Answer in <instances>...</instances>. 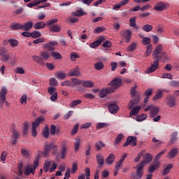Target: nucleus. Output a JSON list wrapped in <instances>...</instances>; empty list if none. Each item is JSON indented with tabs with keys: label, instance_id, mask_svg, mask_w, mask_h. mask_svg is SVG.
Wrapping results in <instances>:
<instances>
[{
	"label": "nucleus",
	"instance_id": "nucleus-1",
	"mask_svg": "<svg viewBox=\"0 0 179 179\" xmlns=\"http://www.w3.org/2000/svg\"><path fill=\"white\" fill-rule=\"evenodd\" d=\"M40 56H33L32 59L35 61V62H37L39 64V65H45L44 59L45 61H47L50 58V53L45 51H42L39 53Z\"/></svg>",
	"mask_w": 179,
	"mask_h": 179
},
{
	"label": "nucleus",
	"instance_id": "nucleus-2",
	"mask_svg": "<svg viewBox=\"0 0 179 179\" xmlns=\"http://www.w3.org/2000/svg\"><path fill=\"white\" fill-rule=\"evenodd\" d=\"M43 121H44V117L40 116L38 117H36L34 122H32L31 134L34 138H36V136H37V130L36 129V128H38L41 122H43Z\"/></svg>",
	"mask_w": 179,
	"mask_h": 179
},
{
	"label": "nucleus",
	"instance_id": "nucleus-3",
	"mask_svg": "<svg viewBox=\"0 0 179 179\" xmlns=\"http://www.w3.org/2000/svg\"><path fill=\"white\" fill-rule=\"evenodd\" d=\"M157 69H159V59L153 57V62L150 63V66L145 70V73H152V72H155Z\"/></svg>",
	"mask_w": 179,
	"mask_h": 179
},
{
	"label": "nucleus",
	"instance_id": "nucleus-4",
	"mask_svg": "<svg viewBox=\"0 0 179 179\" xmlns=\"http://www.w3.org/2000/svg\"><path fill=\"white\" fill-rule=\"evenodd\" d=\"M57 149V145H54V143H50L48 144V143H45L44 147H43V156L45 157H47L48 153L51 152V150L52 149Z\"/></svg>",
	"mask_w": 179,
	"mask_h": 179
},
{
	"label": "nucleus",
	"instance_id": "nucleus-5",
	"mask_svg": "<svg viewBox=\"0 0 179 179\" xmlns=\"http://www.w3.org/2000/svg\"><path fill=\"white\" fill-rule=\"evenodd\" d=\"M152 160H153V155L150 153H145L143 157V160L139 164L145 166V164L151 163Z\"/></svg>",
	"mask_w": 179,
	"mask_h": 179
},
{
	"label": "nucleus",
	"instance_id": "nucleus-6",
	"mask_svg": "<svg viewBox=\"0 0 179 179\" xmlns=\"http://www.w3.org/2000/svg\"><path fill=\"white\" fill-rule=\"evenodd\" d=\"M166 106H168V107H170V108H173V107L177 106V100L171 95H169L168 96H166Z\"/></svg>",
	"mask_w": 179,
	"mask_h": 179
},
{
	"label": "nucleus",
	"instance_id": "nucleus-7",
	"mask_svg": "<svg viewBox=\"0 0 179 179\" xmlns=\"http://www.w3.org/2000/svg\"><path fill=\"white\" fill-rule=\"evenodd\" d=\"M58 44V42L57 41H51L48 43H45L43 45V48L45 50H48V51L52 52L53 50H55V45Z\"/></svg>",
	"mask_w": 179,
	"mask_h": 179
},
{
	"label": "nucleus",
	"instance_id": "nucleus-8",
	"mask_svg": "<svg viewBox=\"0 0 179 179\" xmlns=\"http://www.w3.org/2000/svg\"><path fill=\"white\" fill-rule=\"evenodd\" d=\"M137 169L136 171V176H134V177H136V179H141L142 178V177L143 176V169H144V166L138 164L136 165Z\"/></svg>",
	"mask_w": 179,
	"mask_h": 179
},
{
	"label": "nucleus",
	"instance_id": "nucleus-9",
	"mask_svg": "<svg viewBox=\"0 0 179 179\" xmlns=\"http://www.w3.org/2000/svg\"><path fill=\"white\" fill-rule=\"evenodd\" d=\"M122 85V80L120 78H115L108 84V86H113L115 89H118Z\"/></svg>",
	"mask_w": 179,
	"mask_h": 179
},
{
	"label": "nucleus",
	"instance_id": "nucleus-10",
	"mask_svg": "<svg viewBox=\"0 0 179 179\" xmlns=\"http://www.w3.org/2000/svg\"><path fill=\"white\" fill-rule=\"evenodd\" d=\"M141 100V98L139 96H134V99L129 101V104H128V108L129 110H131V108H134V106L136 104L139 103V101Z\"/></svg>",
	"mask_w": 179,
	"mask_h": 179
},
{
	"label": "nucleus",
	"instance_id": "nucleus-11",
	"mask_svg": "<svg viewBox=\"0 0 179 179\" xmlns=\"http://www.w3.org/2000/svg\"><path fill=\"white\" fill-rule=\"evenodd\" d=\"M118 110H120V107L117 104L114 103H109L108 111L110 114H117V113H118Z\"/></svg>",
	"mask_w": 179,
	"mask_h": 179
},
{
	"label": "nucleus",
	"instance_id": "nucleus-12",
	"mask_svg": "<svg viewBox=\"0 0 179 179\" xmlns=\"http://www.w3.org/2000/svg\"><path fill=\"white\" fill-rule=\"evenodd\" d=\"M104 36H101L99 39L94 42H92L90 44V48H96V47H99V45H100L104 41Z\"/></svg>",
	"mask_w": 179,
	"mask_h": 179
},
{
	"label": "nucleus",
	"instance_id": "nucleus-13",
	"mask_svg": "<svg viewBox=\"0 0 179 179\" xmlns=\"http://www.w3.org/2000/svg\"><path fill=\"white\" fill-rule=\"evenodd\" d=\"M162 51H163V45H158L155 49L154 50V52L152 53L153 58H155L157 59H159V54H162Z\"/></svg>",
	"mask_w": 179,
	"mask_h": 179
},
{
	"label": "nucleus",
	"instance_id": "nucleus-14",
	"mask_svg": "<svg viewBox=\"0 0 179 179\" xmlns=\"http://www.w3.org/2000/svg\"><path fill=\"white\" fill-rule=\"evenodd\" d=\"M67 76H76V78H78V76H80V71L79 69V66H76V68L72 69L68 73Z\"/></svg>",
	"mask_w": 179,
	"mask_h": 179
},
{
	"label": "nucleus",
	"instance_id": "nucleus-15",
	"mask_svg": "<svg viewBox=\"0 0 179 179\" xmlns=\"http://www.w3.org/2000/svg\"><path fill=\"white\" fill-rule=\"evenodd\" d=\"M96 162L99 166V169L104 166V156L101 155V153H99L96 155Z\"/></svg>",
	"mask_w": 179,
	"mask_h": 179
},
{
	"label": "nucleus",
	"instance_id": "nucleus-16",
	"mask_svg": "<svg viewBox=\"0 0 179 179\" xmlns=\"http://www.w3.org/2000/svg\"><path fill=\"white\" fill-rule=\"evenodd\" d=\"M7 94H8V90H6V87H2L1 90L0 91V99L2 103H5V101L6 100Z\"/></svg>",
	"mask_w": 179,
	"mask_h": 179
},
{
	"label": "nucleus",
	"instance_id": "nucleus-17",
	"mask_svg": "<svg viewBox=\"0 0 179 179\" xmlns=\"http://www.w3.org/2000/svg\"><path fill=\"white\" fill-rule=\"evenodd\" d=\"M164 9H166V4L162 1L157 3L154 7V10H158L159 12H162Z\"/></svg>",
	"mask_w": 179,
	"mask_h": 179
},
{
	"label": "nucleus",
	"instance_id": "nucleus-18",
	"mask_svg": "<svg viewBox=\"0 0 179 179\" xmlns=\"http://www.w3.org/2000/svg\"><path fill=\"white\" fill-rule=\"evenodd\" d=\"M10 29H11V30H20V29L23 30V24L13 22L10 25Z\"/></svg>",
	"mask_w": 179,
	"mask_h": 179
},
{
	"label": "nucleus",
	"instance_id": "nucleus-19",
	"mask_svg": "<svg viewBox=\"0 0 179 179\" xmlns=\"http://www.w3.org/2000/svg\"><path fill=\"white\" fill-rule=\"evenodd\" d=\"M159 107L153 106L150 112V118H155V117H156V115L159 114Z\"/></svg>",
	"mask_w": 179,
	"mask_h": 179
},
{
	"label": "nucleus",
	"instance_id": "nucleus-20",
	"mask_svg": "<svg viewBox=\"0 0 179 179\" xmlns=\"http://www.w3.org/2000/svg\"><path fill=\"white\" fill-rule=\"evenodd\" d=\"M178 153V150L177 148H172L168 152L167 157L168 159H174L176 155Z\"/></svg>",
	"mask_w": 179,
	"mask_h": 179
},
{
	"label": "nucleus",
	"instance_id": "nucleus-21",
	"mask_svg": "<svg viewBox=\"0 0 179 179\" xmlns=\"http://www.w3.org/2000/svg\"><path fill=\"white\" fill-rule=\"evenodd\" d=\"M163 92H166V90H157L155 96L152 98L153 101L162 99L163 97Z\"/></svg>",
	"mask_w": 179,
	"mask_h": 179
},
{
	"label": "nucleus",
	"instance_id": "nucleus-22",
	"mask_svg": "<svg viewBox=\"0 0 179 179\" xmlns=\"http://www.w3.org/2000/svg\"><path fill=\"white\" fill-rule=\"evenodd\" d=\"M31 29H33V22L31 21H29L22 24L23 31H29Z\"/></svg>",
	"mask_w": 179,
	"mask_h": 179
},
{
	"label": "nucleus",
	"instance_id": "nucleus-23",
	"mask_svg": "<svg viewBox=\"0 0 179 179\" xmlns=\"http://www.w3.org/2000/svg\"><path fill=\"white\" fill-rule=\"evenodd\" d=\"M114 160H115V156L114 154H110L108 157L105 160V163L110 166V164H113L114 163Z\"/></svg>",
	"mask_w": 179,
	"mask_h": 179
},
{
	"label": "nucleus",
	"instance_id": "nucleus-24",
	"mask_svg": "<svg viewBox=\"0 0 179 179\" xmlns=\"http://www.w3.org/2000/svg\"><path fill=\"white\" fill-rule=\"evenodd\" d=\"M178 133L177 131L172 133V134L171 135V138H170L171 145H174V143H176L177 141H178Z\"/></svg>",
	"mask_w": 179,
	"mask_h": 179
},
{
	"label": "nucleus",
	"instance_id": "nucleus-25",
	"mask_svg": "<svg viewBox=\"0 0 179 179\" xmlns=\"http://www.w3.org/2000/svg\"><path fill=\"white\" fill-rule=\"evenodd\" d=\"M158 59L161 61V62H166L169 57L167 56V53L166 52H162L159 55H158Z\"/></svg>",
	"mask_w": 179,
	"mask_h": 179
},
{
	"label": "nucleus",
	"instance_id": "nucleus-26",
	"mask_svg": "<svg viewBox=\"0 0 179 179\" xmlns=\"http://www.w3.org/2000/svg\"><path fill=\"white\" fill-rule=\"evenodd\" d=\"M82 86L83 87L92 88L94 87V83L91 80H84L82 82Z\"/></svg>",
	"mask_w": 179,
	"mask_h": 179
},
{
	"label": "nucleus",
	"instance_id": "nucleus-27",
	"mask_svg": "<svg viewBox=\"0 0 179 179\" xmlns=\"http://www.w3.org/2000/svg\"><path fill=\"white\" fill-rule=\"evenodd\" d=\"M124 138V134H119L115 138L114 142H113V146H117L121 141H122V138Z\"/></svg>",
	"mask_w": 179,
	"mask_h": 179
},
{
	"label": "nucleus",
	"instance_id": "nucleus-28",
	"mask_svg": "<svg viewBox=\"0 0 179 179\" xmlns=\"http://www.w3.org/2000/svg\"><path fill=\"white\" fill-rule=\"evenodd\" d=\"M123 36L125 38V43H129V41H131V36H132V32L127 29L125 31Z\"/></svg>",
	"mask_w": 179,
	"mask_h": 179
},
{
	"label": "nucleus",
	"instance_id": "nucleus-29",
	"mask_svg": "<svg viewBox=\"0 0 179 179\" xmlns=\"http://www.w3.org/2000/svg\"><path fill=\"white\" fill-rule=\"evenodd\" d=\"M44 27H45V23L43 22H38L34 25V29H35V30H40L44 29Z\"/></svg>",
	"mask_w": 179,
	"mask_h": 179
},
{
	"label": "nucleus",
	"instance_id": "nucleus-30",
	"mask_svg": "<svg viewBox=\"0 0 179 179\" xmlns=\"http://www.w3.org/2000/svg\"><path fill=\"white\" fill-rule=\"evenodd\" d=\"M136 136H129L127 140L131 146H136Z\"/></svg>",
	"mask_w": 179,
	"mask_h": 179
},
{
	"label": "nucleus",
	"instance_id": "nucleus-31",
	"mask_svg": "<svg viewBox=\"0 0 179 179\" xmlns=\"http://www.w3.org/2000/svg\"><path fill=\"white\" fill-rule=\"evenodd\" d=\"M55 76L57 79H59V80H62V79H65V78H66V73L62 71H57L55 73Z\"/></svg>",
	"mask_w": 179,
	"mask_h": 179
},
{
	"label": "nucleus",
	"instance_id": "nucleus-32",
	"mask_svg": "<svg viewBox=\"0 0 179 179\" xmlns=\"http://www.w3.org/2000/svg\"><path fill=\"white\" fill-rule=\"evenodd\" d=\"M50 55L54 59H62V55L59 52L52 51Z\"/></svg>",
	"mask_w": 179,
	"mask_h": 179
},
{
	"label": "nucleus",
	"instance_id": "nucleus-33",
	"mask_svg": "<svg viewBox=\"0 0 179 179\" xmlns=\"http://www.w3.org/2000/svg\"><path fill=\"white\" fill-rule=\"evenodd\" d=\"M36 170L31 166H27L24 171L25 176H30V174H34Z\"/></svg>",
	"mask_w": 179,
	"mask_h": 179
},
{
	"label": "nucleus",
	"instance_id": "nucleus-34",
	"mask_svg": "<svg viewBox=\"0 0 179 179\" xmlns=\"http://www.w3.org/2000/svg\"><path fill=\"white\" fill-rule=\"evenodd\" d=\"M171 169H173V164H169L163 171V173H162L163 176H167V174L170 173V171L171 170Z\"/></svg>",
	"mask_w": 179,
	"mask_h": 179
},
{
	"label": "nucleus",
	"instance_id": "nucleus-35",
	"mask_svg": "<svg viewBox=\"0 0 179 179\" xmlns=\"http://www.w3.org/2000/svg\"><path fill=\"white\" fill-rule=\"evenodd\" d=\"M50 31L53 33H58V31H61V27L59 25H52L50 27Z\"/></svg>",
	"mask_w": 179,
	"mask_h": 179
},
{
	"label": "nucleus",
	"instance_id": "nucleus-36",
	"mask_svg": "<svg viewBox=\"0 0 179 179\" xmlns=\"http://www.w3.org/2000/svg\"><path fill=\"white\" fill-rule=\"evenodd\" d=\"M148 118V115L143 113L142 115H138L136 117V121L140 122L141 121H145Z\"/></svg>",
	"mask_w": 179,
	"mask_h": 179
},
{
	"label": "nucleus",
	"instance_id": "nucleus-37",
	"mask_svg": "<svg viewBox=\"0 0 179 179\" xmlns=\"http://www.w3.org/2000/svg\"><path fill=\"white\" fill-rule=\"evenodd\" d=\"M103 68H104V64H103V62H98L94 64V69L96 71H101V69H103Z\"/></svg>",
	"mask_w": 179,
	"mask_h": 179
},
{
	"label": "nucleus",
	"instance_id": "nucleus-38",
	"mask_svg": "<svg viewBox=\"0 0 179 179\" xmlns=\"http://www.w3.org/2000/svg\"><path fill=\"white\" fill-rule=\"evenodd\" d=\"M139 111H141V106H135L130 112V117H131L132 115H135V114H138Z\"/></svg>",
	"mask_w": 179,
	"mask_h": 179
},
{
	"label": "nucleus",
	"instance_id": "nucleus-39",
	"mask_svg": "<svg viewBox=\"0 0 179 179\" xmlns=\"http://www.w3.org/2000/svg\"><path fill=\"white\" fill-rule=\"evenodd\" d=\"M31 38H38V37H41V32L38 31H34L31 32Z\"/></svg>",
	"mask_w": 179,
	"mask_h": 179
},
{
	"label": "nucleus",
	"instance_id": "nucleus-40",
	"mask_svg": "<svg viewBox=\"0 0 179 179\" xmlns=\"http://www.w3.org/2000/svg\"><path fill=\"white\" fill-rule=\"evenodd\" d=\"M95 148H96V150H100V149H101V148H106V145L104 143H103V141H99L95 143Z\"/></svg>",
	"mask_w": 179,
	"mask_h": 179
},
{
	"label": "nucleus",
	"instance_id": "nucleus-41",
	"mask_svg": "<svg viewBox=\"0 0 179 179\" xmlns=\"http://www.w3.org/2000/svg\"><path fill=\"white\" fill-rule=\"evenodd\" d=\"M141 43L143 45H150V43H152V40L150 39V38L145 37L143 38Z\"/></svg>",
	"mask_w": 179,
	"mask_h": 179
},
{
	"label": "nucleus",
	"instance_id": "nucleus-42",
	"mask_svg": "<svg viewBox=\"0 0 179 179\" xmlns=\"http://www.w3.org/2000/svg\"><path fill=\"white\" fill-rule=\"evenodd\" d=\"M142 30L146 31V33H149V31L153 30V27L150 24H145L142 27Z\"/></svg>",
	"mask_w": 179,
	"mask_h": 179
},
{
	"label": "nucleus",
	"instance_id": "nucleus-43",
	"mask_svg": "<svg viewBox=\"0 0 179 179\" xmlns=\"http://www.w3.org/2000/svg\"><path fill=\"white\" fill-rule=\"evenodd\" d=\"M153 94V90L152 88L147 89L143 93V97H150Z\"/></svg>",
	"mask_w": 179,
	"mask_h": 179
},
{
	"label": "nucleus",
	"instance_id": "nucleus-44",
	"mask_svg": "<svg viewBox=\"0 0 179 179\" xmlns=\"http://www.w3.org/2000/svg\"><path fill=\"white\" fill-rule=\"evenodd\" d=\"M79 146H80V138H77L74 143V150L78 152L79 150Z\"/></svg>",
	"mask_w": 179,
	"mask_h": 179
},
{
	"label": "nucleus",
	"instance_id": "nucleus-45",
	"mask_svg": "<svg viewBox=\"0 0 179 179\" xmlns=\"http://www.w3.org/2000/svg\"><path fill=\"white\" fill-rule=\"evenodd\" d=\"M152 48H153L152 44H150L146 47V52L145 53V57H149V55L152 54Z\"/></svg>",
	"mask_w": 179,
	"mask_h": 179
},
{
	"label": "nucleus",
	"instance_id": "nucleus-46",
	"mask_svg": "<svg viewBox=\"0 0 179 179\" xmlns=\"http://www.w3.org/2000/svg\"><path fill=\"white\" fill-rule=\"evenodd\" d=\"M8 42L10 45H11L13 48V47H17L18 44H19V41H17V40L16 39H8Z\"/></svg>",
	"mask_w": 179,
	"mask_h": 179
},
{
	"label": "nucleus",
	"instance_id": "nucleus-47",
	"mask_svg": "<svg viewBox=\"0 0 179 179\" xmlns=\"http://www.w3.org/2000/svg\"><path fill=\"white\" fill-rule=\"evenodd\" d=\"M143 153H145V150L141 151L137 155V157L134 159V163H139V162H141V157H142V156H143Z\"/></svg>",
	"mask_w": 179,
	"mask_h": 179
},
{
	"label": "nucleus",
	"instance_id": "nucleus-48",
	"mask_svg": "<svg viewBox=\"0 0 179 179\" xmlns=\"http://www.w3.org/2000/svg\"><path fill=\"white\" fill-rule=\"evenodd\" d=\"M136 48V43L135 42H132L127 48L128 52H131L132 51H134V50Z\"/></svg>",
	"mask_w": 179,
	"mask_h": 179
},
{
	"label": "nucleus",
	"instance_id": "nucleus-49",
	"mask_svg": "<svg viewBox=\"0 0 179 179\" xmlns=\"http://www.w3.org/2000/svg\"><path fill=\"white\" fill-rule=\"evenodd\" d=\"M66 156V146L63 145L61 148V159H65Z\"/></svg>",
	"mask_w": 179,
	"mask_h": 179
},
{
	"label": "nucleus",
	"instance_id": "nucleus-50",
	"mask_svg": "<svg viewBox=\"0 0 179 179\" xmlns=\"http://www.w3.org/2000/svg\"><path fill=\"white\" fill-rule=\"evenodd\" d=\"M106 127H108V123L100 122V123H97L96 124V129H101L103 128H106Z\"/></svg>",
	"mask_w": 179,
	"mask_h": 179
},
{
	"label": "nucleus",
	"instance_id": "nucleus-51",
	"mask_svg": "<svg viewBox=\"0 0 179 179\" xmlns=\"http://www.w3.org/2000/svg\"><path fill=\"white\" fill-rule=\"evenodd\" d=\"M79 129V123H76L72 130H71V135H76V134L78 133V131Z\"/></svg>",
	"mask_w": 179,
	"mask_h": 179
},
{
	"label": "nucleus",
	"instance_id": "nucleus-52",
	"mask_svg": "<svg viewBox=\"0 0 179 179\" xmlns=\"http://www.w3.org/2000/svg\"><path fill=\"white\" fill-rule=\"evenodd\" d=\"M82 103V100L78 99V100H73L70 103V107L73 108L75 106H79Z\"/></svg>",
	"mask_w": 179,
	"mask_h": 179
},
{
	"label": "nucleus",
	"instance_id": "nucleus-53",
	"mask_svg": "<svg viewBox=\"0 0 179 179\" xmlns=\"http://www.w3.org/2000/svg\"><path fill=\"white\" fill-rule=\"evenodd\" d=\"M136 87H138V86L135 85L134 87H132L131 88L130 90L131 97H135V96H136Z\"/></svg>",
	"mask_w": 179,
	"mask_h": 179
},
{
	"label": "nucleus",
	"instance_id": "nucleus-54",
	"mask_svg": "<svg viewBox=\"0 0 179 179\" xmlns=\"http://www.w3.org/2000/svg\"><path fill=\"white\" fill-rule=\"evenodd\" d=\"M29 131V122H24V127H23V134L26 135Z\"/></svg>",
	"mask_w": 179,
	"mask_h": 179
},
{
	"label": "nucleus",
	"instance_id": "nucleus-55",
	"mask_svg": "<svg viewBox=\"0 0 179 179\" xmlns=\"http://www.w3.org/2000/svg\"><path fill=\"white\" fill-rule=\"evenodd\" d=\"M82 80L78 79V78H72L71 83H73L72 86H76L78 85H82Z\"/></svg>",
	"mask_w": 179,
	"mask_h": 179
},
{
	"label": "nucleus",
	"instance_id": "nucleus-56",
	"mask_svg": "<svg viewBox=\"0 0 179 179\" xmlns=\"http://www.w3.org/2000/svg\"><path fill=\"white\" fill-rule=\"evenodd\" d=\"M166 152H167V150H164L161 151L159 154H157L155 157V162H157L159 159H160V157H162V156H163V155H164V153H166Z\"/></svg>",
	"mask_w": 179,
	"mask_h": 179
},
{
	"label": "nucleus",
	"instance_id": "nucleus-57",
	"mask_svg": "<svg viewBox=\"0 0 179 179\" xmlns=\"http://www.w3.org/2000/svg\"><path fill=\"white\" fill-rule=\"evenodd\" d=\"M39 2L38 0H34L31 3H29L27 4L28 8H33V6H37L38 5Z\"/></svg>",
	"mask_w": 179,
	"mask_h": 179
},
{
	"label": "nucleus",
	"instance_id": "nucleus-58",
	"mask_svg": "<svg viewBox=\"0 0 179 179\" xmlns=\"http://www.w3.org/2000/svg\"><path fill=\"white\" fill-rule=\"evenodd\" d=\"M9 58H10V55L9 54H3L1 56V61H3L4 62H8V61H9Z\"/></svg>",
	"mask_w": 179,
	"mask_h": 179
},
{
	"label": "nucleus",
	"instance_id": "nucleus-59",
	"mask_svg": "<svg viewBox=\"0 0 179 179\" xmlns=\"http://www.w3.org/2000/svg\"><path fill=\"white\" fill-rule=\"evenodd\" d=\"M162 79H173V76L170 73H164L162 75Z\"/></svg>",
	"mask_w": 179,
	"mask_h": 179
},
{
	"label": "nucleus",
	"instance_id": "nucleus-60",
	"mask_svg": "<svg viewBox=\"0 0 179 179\" xmlns=\"http://www.w3.org/2000/svg\"><path fill=\"white\" fill-rule=\"evenodd\" d=\"M50 166H51L50 162H45L44 166H43V170H44L45 173H47L48 171V169H50Z\"/></svg>",
	"mask_w": 179,
	"mask_h": 179
},
{
	"label": "nucleus",
	"instance_id": "nucleus-61",
	"mask_svg": "<svg viewBox=\"0 0 179 179\" xmlns=\"http://www.w3.org/2000/svg\"><path fill=\"white\" fill-rule=\"evenodd\" d=\"M105 91L106 92V94H110V93H114L115 92V89L113 86H111L105 89Z\"/></svg>",
	"mask_w": 179,
	"mask_h": 179
},
{
	"label": "nucleus",
	"instance_id": "nucleus-62",
	"mask_svg": "<svg viewBox=\"0 0 179 179\" xmlns=\"http://www.w3.org/2000/svg\"><path fill=\"white\" fill-rule=\"evenodd\" d=\"M48 93H49L50 95L57 93V88L54 87H49L48 88Z\"/></svg>",
	"mask_w": 179,
	"mask_h": 179
},
{
	"label": "nucleus",
	"instance_id": "nucleus-63",
	"mask_svg": "<svg viewBox=\"0 0 179 179\" xmlns=\"http://www.w3.org/2000/svg\"><path fill=\"white\" fill-rule=\"evenodd\" d=\"M103 31H106V29L103 27H98L94 30V33H103Z\"/></svg>",
	"mask_w": 179,
	"mask_h": 179
},
{
	"label": "nucleus",
	"instance_id": "nucleus-64",
	"mask_svg": "<svg viewBox=\"0 0 179 179\" xmlns=\"http://www.w3.org/2000/svg\"><path fill=\"white\" fill-rule=\"evenodd\" d=\"M78 171V164L73 162V165L71 167V174H75Z\"/></svg>",
	"mask_w": 179,
	"mask_h": 179
}]
</instances>
